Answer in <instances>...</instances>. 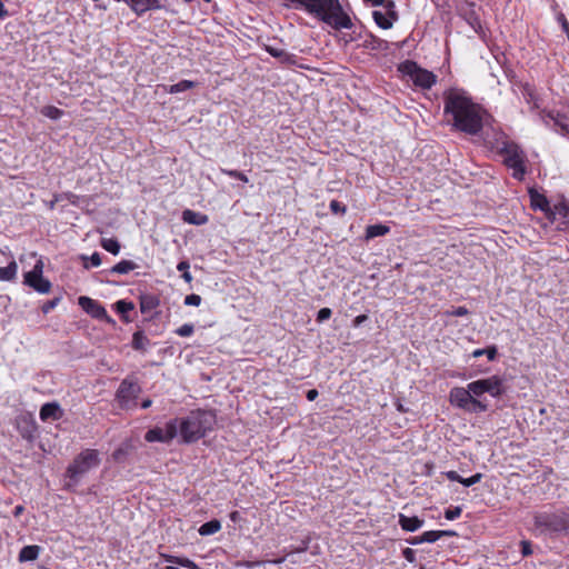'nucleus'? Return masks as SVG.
I'll list each match as a JSON object with an SVG mask.
<instances>
[{
  "mask_svg": "<svg viewBox=\"0 0 569 569\" xmlns=\"http://www.w3.org/2000/svg\"><path fill=\"white\" fill-rule=\"evenodd\" d=\"M535 527L539 532H558L569 529V515L565 511H541L535 515Z\"/></svg>",
  "mask_w": 569,
  "mask_h": 569,
  "instance_id": "39448f33",
  "label": "nucleus"
},
{
  "mask_svg": "<svg viewBox=\"0 0 569 569\" xmlns=\"http://www.w3.org/2000/svg\"><path fill=\"white\" fill-rule=\"evenodd\" d=\"M520 545H521V553L523 556H529L532 553L531 545L529 541L522 540Z\"/></svg>",
  "mask_w": 569,
  "mask_h": 569,
  "instance_id": "49530a36",
  "label": "nucleus"
},
{
  "mask_svg": "<svg viewBox=\"0 0 569 569\" xmlns=\"http://www.w3.org/2000/svg\"><path fill=\"white\" fill-rule=\"evenodd\" d=\"M83 259L88 261L84 262V268L99 267L102 262L98 252L92 253L90 257H83Z\"/></svg>",
  "mask_w": 569,
  "mask_h": 569,
  "instance_id": "473e14b6",
  "label": "nucleus"
},
{
  "mask_svg": "<svg viewBox=\"0 0 569 569\" xmlns=\"http://www.w3.org/2000/svg\"><path fill=\"white\" fill-rule=\"evenodd\" d=\"M439 539H440V535H439L438 530H430V531H426L422 533V540H425V542L432 543Z\"/></svg>",
  "mask_w": 569,
  "mask_h": 569,
  "instance_id": "4c0bfd02",
  "label": "nucleus"
},
{
  "mask_svg": "<svg viewBox=\"0 0 569 569\" xmlns=\"http://www.w3.org/2000/svg\"><path fill=\"white\" fill-rule=\"evenodd\" d=\"M221 173L227 174V176H229L231 178L239 179V180H241L242 182H246V183L249 181L248 177L243 172L238 171V170H229V169L222 168L221 169Z\"/></svg>",
  "mask_w": 569,
  "mask_h": 569,
  "instance_id": "2f4dec72",
  "label": "nucleus"
},
{
  "mask_svg": "<svg viewBox=\"0 0 569 569\" xmlns=\"http://www.w3.org/2000/svg\"><path fill=\"white\" fill-rule=\"evenodd\" d=\"M468 313H469V311L466 307H458V308H455L453 310L447 312V315L453 316V317H463V316H467Z\"/></svg>",
  "mask_w": 569,
  "mask_h": 569,
  "instance_id": "c03bdc74",
  "label": "nucleus"
},
{
  "mask_svg": "<svg viewBox=\"0 0 569 569\" xmlns=\"http://www.w3.org/2000/svg\"><path fill=\"white\" fill-rule=\"evenodd\" d=\"M438 532L440 535V538L456 536V532L452 530H438Z\"/></svg>",
  "mask_w": 569,
  "mask_h": 569,
  "instance_id": "5fc2aeb1",
  "label": "nucleus"
},
{
  "mask_svg": "<svg viewBox=\"0 0 569 569\" xmlns=\"http://www.w3.org/2000/svg\"><path fill=\"white\" fill-rule=\"evenodd\" d=\"M126 3L137 13L141 14L148 10L160 9L159 0H126Z\"/></svg>",
  "mask_w": 569,
  "mask_h": 569,
  "instance_id": "4468645a",
  "label": "nucleus"
},
{
  "mask_svg": "<svg viewBox=\"0 0 569 569\" xmlns=\"http://www.w3.org/2000/svg\"><path fill=\"white\" fill-rule=\"evenodd\" d=\"M398 70L412 83L423 90L430 89L437 81L436 74L427 69H422L417 62L407 60L399 64Z\"/></svg>",
  "mask_w": 569,
  "mask_h": 569,
  "instance_id": "423d86ee",
  "label": "nucleus"
},
{
  "mask_svg": "<svg viewBox=\"0 0 569 569\" xmlns=\"http://www.w3.org/2000/svg\"><path fill=\"white\" fill-rule=\"evenodd\" d=\"M182 220L189 224L203 226L208 222L209 218L207 214H203L201 212L186 209L182 212Z\"/></svg>",
  "mask_w": 569,
  "mask_h": 569,
  "instance_id": "a211bd4d",
  "label": "nucleus"
},
{
  "mask_svg": "<svg viewBox=\"0 0 569 569\" xmlns=\"http://www.w3.org/2000/svg\"><path fill=\"white\" fill-rule=\"evenodd\" d=\"M166 569H179L178 567H173V566H168L166 567Z\"/></svg>",
  "mask_w": 569,
  "mask_h": 569,
  "instance_id": "e2e57ef3",
  "label": "nucleus"
},
{
  "mask_svg": "<svg viewBox=\"0 0 569 569\" xmlns=\"http://www.w3.org/2000/svg\"><path fill=\"white\" fill-rule=\"evenodd\" d=\"M399 525L405 531L413 532L423 526V520L418 517H408L399 513Z\"/></svg>",
  "mask_w": 569,
  "mask_h": 569,
  "instance_id": "f3484780",
  "label": "nucleus"
},
{
  "mask_svg": "<svg viewBox=\"0 0 569 569\" xmlns=\"http://www.w3.org/2000/svg\"><path fill=\"white\" fill-rule=\"evenodd\" d=\"M557 20L560 23V26L562 28V31L567 34L568 40H569V22L566 19L565 14L563 13H559L557 16Z\"/></svg>",
  "mask_w": 569,
  "mask_h": 569,
  "instance_id": "ea45409f",
  "label": "nucleus"
},
{
  "mask_svg": "<svg viewBox=\"0 0 569 569\" xmlns=\"http://www.w3.org/2000/svg\"><path fill=\"white\" fill-rule=\"evenodd\" d=\"M201 303V297L199 295H189L184 298L186 306H194L198 307Z\"/></svg>",
  "mask_w": 569,
  "mask_h": 569,
  "instance_id": "58836bf2",
  "label": "nucleus"
},
{
  "mask_svg": "<svg viewBox=\"0 0 569 569\" xmlns=\"http://www.w3.org/2000/svg\"><path fill=\"white\" fill-rule=\"evenodd\" d=\"M390 228L386 224H371L366 228V240H371L377 237H382L389 233Z\"/></svg>",
  "mask_w": 569,
  "mask_h": 569,
  "instance_id": "aec40b11",
  "label": "nucleus"
},
{
  "mask_svg": "<svg viewBox=\"0 0 569 569\" xmlns=\"http://www.w3.org/2000/svg\"><path fill=\"white\" fill-rule=\"evenodd\" d=\"M300 552H302V550H299L298 552H291V553H288L286 557L280 558V559H278V560H274V561H272V562H273V563H281V562H283L286 559H289V558H290V561H291V562H296L295 557H296L297 555H299Z\"/></svg>",
  "mask_w": 569,
  "mask_h": 569,
  "instance_id": "de8ad7c7",
  "label": "nucleus"
},
{
  "mask_svg": "<svg viewBox=\"0 0 569 569\" xmlns=\"http://www.w3.org/2000/svg\"><path fill=\"white\" fill-rule=\"evenodd\" d=\"M330 210L333 213H341V214H343L346 212V207L342 203H340L339 201L332 200L330 202Z\"/></svg>",
  "mask_w": 569,
  "mask_h": 569,
  "instance_id": "79ce46f5",
  "label": "nucleus"
},
{
  "mask_svg": "<svg viewBox=\"0 0 569 569\" xmlns=\"http://www.w3.org/2000/svg\"><path fill=\"white\" fill-rule=\"evenodd\" d=\"M100 463L99 452L94 449L81 451L67 469V475L73 480H78L91 469Z\"/></svg>",
  "mask_w": 569,
  "mask_h": 569,
  "instance_id": "0eeeda50",
  "label": "nucleus"
},
{
  "mask_svg": "<svg viewBox=\"0 0 569 569\" xmlns=\"http://www.w3.org/2000/svg\"><path fill=\"white\" fill-rule=\"evenodd\" d=\"M22 511H23V507H22L21 505H19V506H17V507L14 508L13 513H14V516L17 517V516H19Z\"/></svg>",
  "mask_w": 569,
  "mask_h": 569,
  "instance_id": "680f3d73",
  "label": "nucleus"
},
{
  "mask_svg": "<svg viewBox=\"0 0 569 569\" xmlns=\"http://www.w3.org/2000/svg\"><path fill=\"white\" fill-rule=\"evenodd\" d=\"M372 17L375 22L382 29H390L393 24V21L397 19V14L393 11L382 12V11H373Z\"/></svg>",
  "mask_w": 569,
  "mask_h": 569,
  "instance_id": "dca6fc26",
  "label": "nucleus"
},
{
  "mask_svg": "<svg viewBox=\"0 0 569 569\" xmlns=\"http://www.w3.org/2000/svg\"><path fill=\"white\" fill-rule=\"evenodd\" d=\"M408 542L410 545H419V543H423L425 540H422V535H421V536H417V537L411 538L410 540H408Z\"/></svg>",
  "mask_w": 569,
  "mask_h": 569,
  "instance_id": "864d4df0",
  "label": "nucleus"
},
{
  "mask_svg": "<svg viewBox=\"0 0 569 569\" xmlns=\"http://www.w3.org/2000/svg\"><path fill=\"white\" fill-rule=\"evenodd\" d=\"M499 152L503 157V163L512 169L513 178L522 180L526 173L525 162L526 154L522 149L511 141H502L499 147Z\"/></svg>",
  "mask_w": 569,
  "mask_h": 569,
  "instance_id": "20e7f679",
  "label": "nucleus"
},
{
  "mask_svg": "<svg viewBox=\"0 0 569 569\" xmlns=\"http://www.w3.org/2000/svg\"><path fill=\"white\" fill-rule=\"evenodd\" d=\"M101 247L114 256L120 252V243L114 238H103L101 240Z\"/></svg>",
  "mask_w": 569,
  "mask_h": 569,
  "instance_id": "bb28decb",
  "label": "nucleus"
},
{
  "mask_svg": "<svg viewBox=\"0 0 569 569\" xmlns=\"http://www.w3.org/2000/svg\"><path fill=\"white\" fill-rule=\"evenodd\" d=\"M40 418L43 421L47 420H59L62 417V411L58 403L49 402L44 403L40 409Z\"/></svg>",
  "mask_w": 569,
  "mask_h": 569,
  "instance_id": "2eb2a0df",
  "label": "nucleus"
},
{
  "mask_svg": "<svg viewBox=\"0 0 569 569\" xmlns=\"http://www.w3.org/2000/svg\"><path fill=\"white\" fill-rule=\"evenodd\" d=\"M43 263L41 260H37L33 269L26 272L24 283L33 288L40 293H48L51 288L49 280L42 277Z\"/></svg>",
  "mask_w": 569,
  "mask_h": 569,
  "instance_id": "f8f14e48",
  "label": "nucleus"
},
{
  "mask_svg": "<svg viewBox=\"0 0 569 569\" xmlns=\"http://www.w3.org/2000/svg\"><path fill=\"white\" fill-rule=\"evenodd\" d=\"M57 305V300L50 301L49 303L44 305L42 310L44 313L49 312L52 308H54Z\"/></svg>",
  "mask_w": 569,
  "mask_h": 569,
  "instance_id": "603ef678",
  "label": "nucleus"
},
{
  "mask_svg": "<svg viewBox=\"0 0 569 569\" xmlns=\"http://www.w3.org/2000/svg\"><path fill=\"white\" fill-rule=\"evenodd\" d=\"M178 436V419L168 421L163 427H156L147 431L144 439L148 442L168 443Z\"/></svg>",
  "mask_w": 569,
  "mask_h": 569,
  "instance_id": "9d476101",
  "label": "nucleus"
},
{
  "mask_svg": "<svg viewBox=\"0 0 569 569\" xmlns=\"http://www.w3.org/2000/svg\"><path fill=\"white\" fill-rule=\"evenodd\" d=\"M137 268V264L133 261L130 260H121L117 264H114L111 269V272L119 273V274H126L130 271L134 270Z\"/></svg>",
  "mask_w": 569,
  "mask_h": 569,
  "instance_id": "5701e85b",
  "label": "nucleus"
},
{
  "mask_svg": "<svg viewBox=\"0 0 569 569\" xmlns=\"http://www.w3.org/2000/svg\"><path fill=\"white\" fill-rule=\"evenodd\" d=\"M221 529V523L219 520H211V521H208L206 523H203L200 528H199V535L201 536H210V535H213L216 532H218L219 530Z\"/></svg>",
  "mask_w": 569,
  "mask_h": 569,
  "instance_id": "b1692460",
  "label": "nucleus"
},
{
  "mask_svg": "<svg viewBox=\"0 0 569 569\" xmlns=\"http://www.w3.org/2000/svg\"><path fill=\"white\" fill-rule=\"evenodd\" d=\"M449 401L452 406L470 412H482L487 410L486 403L481 400H473L468 387H453L449 392Z\"/></svg>",
  "mask_w": 569,
  "mask_h": 569,
  "instance_id": "6e6552de",
  "label": "nucleus"
},
{
  "mask_svg": "<svg viewBox=\"0 0 569 569\" xmlns=\"http://www.w3.org/2000/svg\"><path fill=\"white\" fill-rule=\"evenodd\" d=\"M40 550L41 548L36 545L23 547L19 553V561L26 562L36 560L40 553Z\"/></svg>",
  "mask_w": 569,
  "mask_h": 569,
  "instance_id": "6ab92c4d",
  "label": "nucleus"
},
{
  "mask_svg": "<svg viewBox=\"0 0 569 569\" xmlns=\"http://www.w3.org/2000/svg\"><path fill=\"white\" fill-rule=\"evenodd\" d=\"M497 355V348L496 347H489L486 349H476L472 352V357L479 358L481 356H487L489 360H493Z\"/></svg>",
  "mask_w": 569,
  "mask_h": 569,
  "instance_id": "c85d7f7f",
  "label": "nucleus"
},
{
  "mask_svg": "<svg viewBox=\"0 0 569 569\" xmlns=\"http://www.w3.org/2000/svg\"><path fill=\"white\" fill-rule=\"evenodd\" d=\"M216 418L210 411L197 410L178 420V435L183 442H194L212 429Z\"/></svg>",
  "mask_w": 569,
  "mask_h": 569,
  "instance_id": "7ed1b4c3",
  "label": "nucleus"
},
{
  "mask_svg": "<svg viewBox=\"0 0 569 569\" xmlns=\"http://www.w3.org/2000/svg\"><path fill=\"white\" fill-rule=\"evenodd\" d=\"M398 410H400V411L403 410L401 405L398 406Z\"/></svg>",
  "mask_w": 569,
  "mask_h": 569,
  "instance_id": "0e129e2a",
  "label": "nucleus"
},
{
  "mask_svg": "<svg viewBox=\"0 0 569 569\" xmlns=\"http://www.w3.org/2000/svg\"><path fill=\"white\" fill-rule=\"evenodd\" d=\"M445 475L449 480L460 482L461 476H459L457 471L450 470L447 471Z\"/></svg>",
  "mask_w": 569,
  "mask_h": 569,
  "instance_id": "09e8293b",
  "label": "nucleus"
},
{
  "mask_svg": "<svg viewBox=\"0 0 569 569\" xmlns=\"http://www.w3.org/2000/svg\"><path fill=\"white\" fill-rule=\"evenodd\" d=\"M196 87V82L190 80H182L176 84L171 86H162L163 90L168 93L174 94L179 92H183L190 90Z\"/></svg>",
  "mask_w": 569,
  "mask_h": 569,
  "instance_id": "412c9836",
  "label": "nucleus"
},
{
  "mask_svg": "<svg viewBox=\"0 0 569 569\" xmlns=\"http://www.w3.org/2000/svg\"><path fill=\"white\" fill-rule=\"evenodd\" d=\"M194 331L192 323H184L176 330V333L180 337H190Z\"/></svg>",
  "mask_w": 569,
  "mask_h": 569,
  "instance_id": "72a5a7b5",
  "label": "nucleus"
},
{
  "mask_svg": "<svg viewBox=\"0 0 569 569\" xmlns=\"http://www.w3.org/2000/svg\"><path fill=\"white\" fill-rule=\"evenodd\" d=\"M183 1L187 2V3H190L192 0H183Z\"/></svg>",
  "mask_w": 569,
  "mask_h": 569,
  "instance_id": "69168bd1",
  "label": "nucleus"
},
{
  "mask_svg": "<svg viewBox=\"0 0 569 569\" xmlns=\"http://www.w3.org/2000/svg\"><path fill=\"white\" fill-rule=\"evenodd\" d=\"M140 392V387L129 380L124 379L117 391V400L119 401V405L123 409H130L133 406H136V399Z\"/></svg>",
  "mask_w": 569,
  "mask_h": 569,
  "instance_id": "9b49d317",
  "label": "nucleus"
},
{
  "mask_svg": "<svg viewBox=\"0 0 569 569\" xmlns=\"http://www.w3.org/2000/svg\"><path fill=\"white\" fill-rule=\"evenodd\" d=\"M402 556L407 561L411 563L416 561V552L411 548L403 549Z\"/></svg>",
  "mask_w": 569,
  "mask_h": 569,
  "instance_id": "a18cd8bd",
  "label": "nucleus"
},
{
  "mask_svg": "<svg viewBox=\"0 0 569 569\" xmlns=\"http://www.w3.org/2000/svg\"><path fill=\"white\" fill-rule=\"evenodd\" d=\"M116 309L120 313H127L133 309V303L126 300H119L116 302Z\"/></svg>",
  "mask_w": 569,
  "mask_h": 569,
  "instance_id": "f704fd0d",
  "label": "nucleus"
},
{
  "mask_svg": "<svg viewBox=\"0 0 569 569\" xmlns=\"http://www.w3.org/2000/svg\"><path fill=\"white\" fill-rule=\"evenodd\" d=\"M461 512H462L461 507L449 508L445 511V517L447 520H455L460 517Z\"/></svg>",
  "mask_w": 569,
  "mask_h": 569,
  "instance_id": "e433bc0d",
  "label": "nucleus"
},
{
  "mask_svg": "<svg viewBox=\"0 0 569 569\" xmlns=\"http://www.w3.org/2000/svg\"><path fill=\"white\" fill-rule=\"evenodd\" d=\"M531 202L533 207L539 208L543 211L548 209V201L543 196H540L538 193H531Z\"/></svg>",
  "mask_w": 569,
  "mask_h": 569,
  "instance_id": "c756f323",
  "label": "nucleus"
},
{
  "mask_svg": "<svg viewBox=\"0 0 569 569\" xmlns=\"http://www.w3.org/2000/svg\"><path fill=\"white\" fill-rule=\"evenodd\" d=\"M123 455H124V450L120 448V449H118V450H116V451L113 452V458H114L116 460H119V459L121 458V456H123Z\"/></svg>",
  "mask_w": 569,
  "mask_h": 569,
  "instance_id": "bf43d9fd",
  "label": "nucleus"
},
{
  "mask_svg": "<svg viewBox=\"0 0 569 569\" xmlns=\"http://www.w3.org/2000/svg\"><path fill=\"white\" fill-rule=\"evenodd\" d=\"M331 313H332L331 309H329V308L320 309L317 315V321L323 322V321L328 320L331 317Z\"/></svg>",
  "mask_w": 569,
  "mask_h": 569,
  "instance_id": "37998d69",
  "label": "nucleus"
},
{
  "mask_svg": "<svg viewBox=\"0 0 569 569\" xmlns=\"http://www.w3.org/2000/svg\"><path fill=\"white\" fill-rule=\"evenodd\" d=\"M296 9H302L333 29H350L352 21L342 10L339 0H289Z\"/></svg>",
  "mask_w": 569,
  "mask_h": 569,
  "instance_id": "f03ea898",
  "label": "nucleus"
},
{
  "mask_svg": "<svg viewBox=\"0 0 569 569\" xmlns=\"http://www.w3.org/2000/svg\"><path fill=\"white\" fill-rule=\"evenodd\" d=\"M367 320V316L366 315H360L358 317H356L355 319V326H360L363 321Z\"/></svg>",
  "mask_w": 569,
  "mask_h": 569,
  "instance_id": "4d7b16f0",
  "label": "nucleus"
},
{
  "mask_svg": "<svg viewBox=\"0 0 569 569\" xmlns=\"http://www.w3.org/2000/svg\"><path fill=\"white\" fill-rule=\"evenodd\" d=\"M317 397H318V391H317L316 389H310V390H308V392H307V399H308L309 401H313V400H316V398H317Z\"/></svg>",
  "mask_w": 569,
  "mask_h": 569,
  "instance_id": "3c124183",
  "label": "nucleus"
},
{
  "mask_svg": "<svg viewBox=\"0 0 569 569\" xmlns=\"http://www.w3.org/2000/svg\"><path fill=\"white\" fill-rule=\"evenodd\" d=\"M473 400H480L479 398L483 393H489L493 398H498L503 392L502 379L498 376H491L486 379H479L467 385Z\"/></svg>",
  "mask_w": 569,
  "mask_h": 569,
  "instance_id": "1a4fd4ad",
  "label": "nucleus"
},
{
  "mask_svg": "<svg viewBox=\"0 0 569 569\" xmlns=\"http://www.w3.org/2000/svg\"><path fill=\"white\" fill-rule=\"evenodd\" d=\"M41 113L52 120H58L63 116V111L54 106H46L41 109Z\"/></svg>",
  "mask_w": 569,
  "mask_h": 569,
  "instance_id": "cd10ccee",
  "label": "nucleus"
},
{
  "mask_svg": "<svg viewBox=\"0 0 569 569\" xmlns=\"http://www.w3.org/2000/svg\"><path fill=\"white\" fill-rule=\"evenodd\" d=\"M548 117L553 121L555 126L560 127L563 132L569 133V111L561 114L558 113L557 116L549 113Z\"/></svg>",
  "mask_w": 569,
  "mask_h": 569,
  "instance_id": "4be33fe9",
  "label": "nucleus"
},
{
  "mask_svg": "<svg viewBox=\"0 0 569 569\" xmlns=\"http://www.w3.org/2000/svg\"><path fill=\"white\" fill-rule=\"evenodd\" d=\"M148 345H149V339L147 338V336L143 332L137 331L133 333L132 347L136 350H146Z\"/></svg>",
  "mask_w": 569,
  "mask_h": 569,
  "instance_id": "393cba45",
  "label": "nucleus"
},
{
  "mask_svg": "<svg viewBox=\"0 0 569 569\" xmlns=\"http://www.w3.org/2000/svg\"><path fill=\"white\" fill-rule=\"evenodd\" d=\"M153 306V299H150V300H143L141 302V310L144 311L147 308L149 307H152Z\"/></svg>",
  "mask_w": 569,
  "mask_h": 569,
  "instance_id": "6e6d98bb",
  "label": "nucleus"
},
{
  "mask_svg": "<svg viewBox=\"0 0 569 569\" xmlns=\"http://www.w3.org/2000/svg\"><path fill=\"white\" fill-rule=\"evenodd\" d=\"M16 262H10L8 267L2 268V280H11L17 273Z\"/></svg>",
  "mask_w": 569,
  "mask_h": 569,
  "instance_id": "7c9ffc66",
  "label": "nucleus"
},
{
  "mask_svg": "<svg viewBox=\"0 0 569 569\" xmlns=\"http://www.w3.org/2000/svg\"><path fill=\"white\" fill-rule=\"evenodd\" d=\"M189 267H190V266H189V262H188V261H181V262H179V263H178L177 269H178L179 271L186 272V271H188V270H189Z\"/></svg>",
  "mask_w": 569,
  "mask_h": 569,
  "instance_id": "8fccbe9b",
  "label": "nucleus"
},
{
  "mask_svg": "<svg viewBox=\"0 0 569 569\" xmlns=\"http://www.w3.org/2000/svg\"><path fill=\"white\" fill-rule=\"evenodd\" d=\"M443 113L448 123L461 132L477 134L482 129L485 111L462 89L443 92Z\"/></svg>",
  "mask_w": 569,
  "mask_h": 569,
  "instance_id": "f257e3e1",
  "label": "nucleus"
},
{
  "mask_svg": "<svg viewBox=\"0 0 569 569\" xmlns=\"http://www.w3.org/2000/svg\"><path fill=\"white\" fill-rule=\"evenodd\" d=\"M267 51L274 58H287L288 53L279 48L267 47Z\"/></svg>",
  "mask_w": 569,
  "mask_h": 569,
  "instance_id": "a19ab883",
  "label": "nucleus"
},
{
  "mask_svg": "<svg viewBox=\"0 0 569 569\" xmlns=\"http://www.w3.org/2000/svg\"><path fill=\"white\" fill-rule=\"evenodd\" d=\"M151 405H152V401L150 399H146L142 401L141 407L143 409H147V408L151 407Z\"/></svg>",
  "mask_w": 569,
  "mask_h": 569,
  "instance_id": "052dcab7",
  "label": "nucleus"
},
{
  "mask_svg": "<svg viewBox=\"0 0 569 569\" xmlns=\"http://www.w3.org/2000/svg\"><path fill=\"white\" fill-rule=\"evenodd\" d=\"M482 478V475L481 473H475L473 476L469 477V478H462L460 479V483L463 485L465 487H471L476 483H478Z\"/></svg>",
  "mask_w": 569,
  "mask_h": 569,
  "instance_id": "c9c22d12",
  "label": "nucleus"
},
{
  "mask_svg": "<svg viewBox=\"0 0 569 569\" xmlns=\"http://www.w3.org/2000/svg\"><path fill=\"white\" fill-rule=\"evenodd\" d=\"M78 303L87 313L91 315L93 318L106 319L109 322L111 321L107 310L96 300L86 296H81L78 299Z\"/></svg>",
  "mask_w": 569,
  "mask_h": 569,
  "instance_id": "ddd939ff",
  "label": "nucleus"
},
{
  "mask_svg": "<svg viewBox=\"0 0 569 569\" xmlns=\"http://www.w3.org/2000/svg\"><path fill=\"white\" fill-rule=\"evenodd\" d=\"M182 278L187 283H190L193 279L189 270L182 273Z\"/></svg>",
  "mask_w": 569,
  "mask_h": 569,
  "instance_id": "13d9d810",
  "label": "nucleus"
},
{
  "mask_svg": "<svg viewBox=\"0 0 569 569\" xmlns=\"http://www.w3.org/2000/svg\"><path fill=\"white\" fill-rule=\"evenodd\" d=\"M166 560L168 562H173L178 566H181V567H184L188 569H199L197 563L188 558L176 557V556H166Z\"/></svg>",
  "mask_w": 569,
  "mask_h": 569,
  "instance_id": "a878e982",
  "label": "nucleus"
}]
</instances>
